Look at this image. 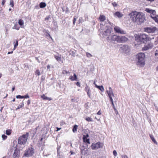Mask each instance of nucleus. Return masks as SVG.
<instances>
[{"instance_id": "obj_1", "label": "nucleus", "mask_w": 158, "mask_h": 158, "mask_svg": "<svg viewBox=\"0 0 158 158\" xmlns=\"http://www.w3.org/2000/svg\"><path fill=\"white\" fill-rule=\"evenodd\" d=\"M130 19L133 22L141 24L145 20V16L142 13L133 11L128 14Z\"/></svg>"}, {"instance_id": "obj_2", "label": "nucleus", "mask_w": 158, "mask_h": 158, "mask_svg": "<svg viewBox=\"0 0 158 158\" xmlns=\"http://www.w3.org/2000/svg\"><path fill=\"white\" fill-rule=\"evenodd\" d=\"M135 41L146 44L148 40V35L144 34L135 35Z\"/></svg>"}, {"instance_id": "obj_3", "label": "nucleus", "mask_w": 158, "mask_h": 158, "mask_svg": "<svg viewBox=\"0 0 158 158\" xmlns=\"http://www.w3.org/2000/svg\"><path fill=\"white\" fill-rule=\"evenodd\" d=\"M145 55L144 53L140 52L136 56V60L137 64L139 65H144L145 63Z\"/></svg>"}, {"instance_id": "obj_4", "label": "nucleus", "mask_w": 158, "mask_h": 158, "mask_svg": "<svg viewBox=\"0 0 158 158\" xmlns=\"http://www.w3.org/2000/svg\"><path fill=\"white\" fill-rule=\"evenodd\" d=\"M29 136V133L27 132L26 134L20 136L18 140V144L22 146V148L24 147Z\"/></svg>"}, {"instance_id": "obj_5", "label": "nucleus", "mask_w": 158, "mask_h": 158, "mask_svg": "<svg viewBox=\"0 0 158 158\" xmlns=\"http://www.w3.org/2000/svg\"><path fill=\"white\" fill-rule=\"evenodd\" d=\"M103 28L105 27L106 30L102 32V34L104 37H107L106 40H110V35L112 29L111 27H108L106 26H103ZM103 28V27H102Z\"/></svg>"}, {"instance_id": "obj_6", "label": "nucleus", "mask_w": 158, "mask_h": 158, "mask_svg": "<svg viewBox=\"0 0 158 158\" xmlns=\"http://www.w3.org/2000/svg\"><path fill=\"white\" fill-rule=\"evenodd\" d=\"M35 153V149L32 147H30L24 151L23 157H29L32 156Z\"/></svg>"}, {"instance_id": "obj_7", "label": "nucleus", "mask_w": 158, "mask_h": 158, "mask_svg": "<svg viewBox=\"0 0 158 158\" xmlns=\"http://www.w3.org/2000/svg\"><path fill=\"white\" fill-rule=\"evenodd\" d=\"M149 13L150 14V16L151 18L158 24V16L156 15V11L149 8Z\"/></svg>"}, {"instance_id": "obj_8", "label": "nucleus", "mask_w": 158, "mask_h": 158, "mask_svg": "<svg viewBox=\"0 0 158 158\" xmlns=\"http://www.w3.org/2000/svg\"><path fill=\"white\" fill-rule=\"evenodd\" d=\"M103 145L102 143L98 142L96 143H93L91 145V148L93 150H97L99 148H102Z\"/></svg>"}, {"instance_id": "obj_9", "label": "nucleus", "mask_w": 158, "mask_h": 158, "mask_svg": "<svg viewBox=\"0 0 158 158\" xmlns=\"http://www.w3.org/2000/svg\"><path fill=\"white\" fill-rule=\"evenodd\" d=\"M120 49L123 52L126 54L128 53L130 50V47L126 45H123L121 47Z\"/></svg>"}, {"instance_id": "obj_10", "label": "nucleus", "mask_w": 158, "mask_h": 158, "mask_svg": "<svg viewBox=\"0 0 158 158\" xmlns=\"http://www.w3.org/2000/svg\"><path fill=\"white\" fill-rule=\"evenodd\" d=\"M106 92L108 94L109 98H112V96L114 97V95L113 93L112 89L111 87H110L108 88V90H106Z\"/></svg>"}, {"instance_id": "obj_11", "label": "nucleus", "mask_w": 158, "mask_h": 158, "mask_svg": "<svg viewBox=\"0 0 158 158\" xmlns=\"http://www.w3.org/2000/svg\"><path fill=\"white\" fill-rule=\"evenodd\" d=\"M114 30L117 33H120L122 34H126L125 31L122 30L120 28L118 27H114Z\"/></svg>"}, {"instance_id": "obj_12", "label": "nucleus", "mask_w": 158, "mask_h": 158, "mask_svg": "<svg viewBox=\"0 0 158 158\" xmlns=\"http://www.w3.org/2000/svg\"><path fill=\"white\" fill-rule=\"evenodd\" d=\"M85 90L87 92V95L89 98H91V91L89 87L87 85H85Z\"/></svg>"}, {"instance_id": "obj_13", "label": "nucleus", "mask_w": 158, "mask_h": 158, "mask_svg": "<svg viewBox=\"0 0 158 158\" xmlns=\"http://www.w3.org/2000/svg\"><path fill=\"white\" fill-rule=\"evenodd\" d=\"M20 150L21 149H20L19 150L16 149L15 150L14 153L13 154V157L14 158H16L18 157L19 156L20 154Z\"/></svg>"}, {"instance_id": "obj_14", "label": "nucleus", "mask_w": 158, "mask_h": 158, "mask_svg": "<svg viewBox=\"0 0 158 158\" xmlns=\"http://www.w3.org/2000/svg\"><path fill=\"white\" fill-rule=\"evenodd\" d=\"M119 36L116 35H113L111 36V37H110V38L112 41H116L119 43Z\"/></svg>"}, {"instance_id": "obj_15", "label": "nucleus", "mask_w": 158, "mask_h": 158, "mask_svg": "<svg viewBox=\"0 0 158 158\" xmlns=\"http://www.w3.org/2000/svg\"><path fill=\"white\" fill-rule=\"evenodd\" d=\"M119 43H124L127 41L128 39L125 36H120L119 37Z\"/></svg>"}, {"instance_id": "obj_16", "label": "nucleus", "mask_w": 158, "mask_h": 158, "mask_svg": "<svg viewBox=\"0 0 158 158\" xmlns=\"http://www.w3.org/2000/svg\"><path fill=\"white\" fill-rule=\"evenodd\" d=\"M43 32L44 33H45V36L47 39H48V38H50L52 40V38L48 32V30L44 29L43 31Z\"/></svg>"}, {"instance_id": "obj_17", "label": "nucleus", "mask_w": 158, "mask_h": 158, "mask_svg": "<svg viewBox=\"0 0 158 158\" xmlns=\"http://www.w3.org/2000/svg\"><path fill=\"white\" fill-rule=\"evenodd\" d=\"M156 30L157 28L155 27H149V33H154Z\"/></svg>"}, {"instance_id": "obj_18", "label": "nucleus", "mask_w": 158, "mask_h": 158, "mask_svg": "<svg viewBox=\"0 0 158 158\" xmlns=\"http://www.w3.org/2000/svg\"><path fill=\"white\" fill-rule=\"evenodd\" d=\"M114 15L115 17L117 16L118 18H121L123 15L121 14L120 12L117 11L114 13Z\"/></svg>"}, {"instance_id": "obj_19", "label": "nucleus", "mask_w": 158, "mask_h": 158, "mask_svg": "<svg viewBox=\"0 0 158 158\" xmlns=\"http://www.w3.org/2000/svg\"><path fill=\"white\" fill-rule=\"evenodd\" d=\"M69 79L71 80L72 81H77V77L76 75L74 73L73 75V76H70Z\"/></svg>"}, {"instance_id": "obj_20", "label": "nucleus", "mask_w": 158, "mask_h": 158, "mask_svg": "<svg viewBox=\"0 0 158 158\" xmlns=\"http://www.w3.org/2000/svg\"><path fill=\"white\" fill-rule=\"evenodd\" d=\"M54 57L56 59V60L59 62L61 61L62 63H63V61H61V56H58L56 55H54Z\"/></svg>"}, {"instance_id": "obj_21", "label": "nucleus", "mask_w": 158, "mask_h": 158, "mask_svg": "<svg viewBox=\"0 0 158 158\" xmlns=\"http://www.w3.org/2000/svg\"><path fill=\"white\" fill-rule=\"evenodd\" d=\"M76 51L74 49H72L70 51V54L72 56H74L75 54L76 53Z\"/></svg>"}, {"instance_id": "obj_22", "label": "nucleus", "mask_w": 158, "mask_h": 158, "mask_svg": "<svg viewBox=\"0 0 158 158\" xmlns=\"http://www.w3.org/2000/svg\"><path fill=\"white\" fill-rule=\"evenodd\" d=\"M150 136L151 139L152 140V141L154 142V143L156 144V145L157 144V143L155 139L154 138L153 136L152 135H150Z\"/></svg>"}, {"instance_id": "obj_23", "label": "nucleus", "mask_w": 158, "mask_h": 158, "mask_svg": "<svg viewBox=\"0 0 158 158\" xmlns=\"http://www.w3.org/2000/svg\"><path fill=\"white\" fill-rule=\"evenodd\" d=\"M18 23L22 27H23L24 21L22 19H20L19 20Z\"/></svg>"}, {"instance_id": "obj_24", "label": "nucleus", "mask_w": 158, "mask_h": 158, "mask_svg": "<svg viewBox=\"0 0 158 158\" xmlns=\"http://www.w3.org/2000/svg\"><path fill=\"white\" fill-rule=\"evenodd\" d=\"M96 87L98 89L102 92H103L104 90V89L103 88V87L102 85H101V86L96 85Z\"/></svg>"}, {"instance_id": "obj_25", "label": "nucleus", "mask_w": 158, "mask_h": 158, "mask_svg": "<svg viewBox=\"0 0 158 158\" xmlns=\"http://www.w3.org/2000/svg\"><path fill=\"white\" fill-rule=\"evenodd\" d=\"M87 151L88 150L86 149V150L85 149H82L81 151V152L82 155H85V154H87Z\"/></svg>"}, {"instance_id": "obj_26", "label": "nucleus", "mask_w": 158, "mask_h": 158, "mask_svg": "<svg viewBox=\"0 0 158 158\" xmlns=\"http://www.w3.org/2000/svg\"><path fill=\"white\" fill-rule=\"evenodd\" d=\"M46 6V4L45 2H41L40 4V8H43Z\"/></svg>"}, {"instance_id": "obj_27", "label": "nucleus", "mask_w": 158, "mask_h": 158, "mask_svg": "<svg viewBox=\"0 0 158 158\" xmlns=\"http://www.w3.org/2000/svg\"><path fill=\"white\" fill-rule=\"evenodd\" d=\"M77 127L78 126L76 125H74V126L73 127L72 129V131L74 133H75V132L77 131Z\"/></svg>"}, {"instance_id": "obj_28", "label": "nucleus", "mask_w": 158, "mask_h": 158, "mask_svg": "<svg viewBox=\"0 0 158 158\" xmlns=\"http://www.w3.org/2000/svg\"><path fill=\"white\" fill-rule=\"evenodd\" d=\"M99 19L101 21H104L105 20V17L103 15H100L99 17Z\"/></svg>"}, {"instance_id": "obj_29", "label": "nucleus", "mask_w": 158, "mask_h": 158, "mask_svg": "<svg viewBox=\"0 0 158 158\" xmlns=\"http://www.w3.org/2000/svg\"><path fill=\"white\" fill-rule=\"evenodd\" d=\"M24 106V103L23 102H22L20 103V104H19L18 107L17 108L16 110L19 109L22 107H23Z\"/></svg>"}, {"instance_id": "obj_30", "label": "nucleus", "mask_w": 158, "mask_h": 158, "mask_svg": "<svg viewBox=\"0 0 158 158\" xmlns=\"http://www.w3.org/2000/svg\"><path fill=\"white\" fill-rule=\"evenodd\" d=\"M12 28L14 29H15L18 30H19V27L17 24H15L14 26Z\"/></svg>"}, {"instance_id": "obj_31", "label": "nucleus", "mask_w": 158, "mask_h": 158, "mask_svg": "<svg viewBox=\"0 0 158 158\" xmlns=\"http://www.w3.org/2000/svg\"><path fill=\"white\" fill-rule=\"evenodd\" d=\"M60 146L58 145L57 147V156H60V152L59 150H60Z\"/></svg>"}, {"instance_id": "obj_32", "label": "nucleus", "mask_w": 158, "mask_h": 158, "mask_svg": "<svg viewBox=\"0 0 158 158\" xmlns=\"http://www.w3.org/2000/svg\"><path fill=\"white\" fill-rule=\"evenodd\" d=\"M84 142L85 143H88L89 144H90V143L89 142V139H83Z\"/></svg>"}, {"instance_id": "obj_33", "label": "nucleus", "mask_w": 158, "mask_h": 158, "mask_svg": "<svg viewBox=\"0 0 158 158\" xmlns=\"http://www.w3.org/2000/svg\"><path fill=\"white\" fill-rule=\"evenodd\" d=\"M85 120L88 122H93V120L92 118L90 117L86 118L85 119Z\"/></svg>"}, {"instance_id": "obj_34", "label": "nucleus", "mask_w": 158, "mask_h": 158, "mask_svg": "<svg viewBox=\"0 0 158 158\" xmlns=\"http://www.w3.org/2000/svg\"><path fill=\"white\" fill-rule=\"evenodd\" d=\"M41 98L45 100H47L48 99V97L46 96L44 94L41 96Z\"/></svg>"}, {"instance_id": "obj_35", "label": "nucleus", "mask_w": 158, "mask_h": 158, "mask_svg": "<svg viewBox=\"0 0 158 158\" xmlns=\"http://www.w3.org/2000/svg\"><path fill=\"white\" fill-rule=\"evenodd\" d=\"M110 102H111L112 105V106H113V108H114V107H115V106H114V102H113V100L112 98H110Z\"/></svg>"}, {"instance_id": "obj_36", "label": "nucleus", "mask_w": 158, "mask_h": 158, "mask_svg": "<svg viewBox=\"0 0 158 158\" xmlns=\"http://www.w3.org/2000/svg\"><path fill=\"white\" fill-rule=\"evenodd\" d=\"M53 24L54 26H55V27H54V29H56V28H57L58 27V26L57 25V24L56 22H53Z\"/></svg>"}, {"instance_id": "obj_37", "label": "nucleus", "mask_w": 158, "mask_h": 158, "mask_svg": "<svg viewBox=\"0 0 158 158\" xmlns=\"http://www.w3.org/2000/svg\"><path fill=\"white\" fill-rule=\"evenodd\" d=\"M6 134L7 135H10L11 134V130H7L6 131Z\"/></svg>"}, {"instance_id": "obj_38", "label": "nucleus", "mask_w": 158, "mask_h": 158, "mask_svg": "<svg viewBox=\"0 0 158 158\" xmlns=\"http://www.w3.org/2000/svg\"><path fill=\"white\" fill-rule=\"evenodd\" d=\"M18 41L17 40H16V43L15 44L14 46V48L13 50H15V49L18 46Z\"/></svg>"}, {"instance_id": "obj_39", "label": "nucleus", "mask_w": 158, "mask_h": 158, "mask_svg": "<svg viewBox=\"0 0 158 158\" xmlns=\"http://www.w3.org/2000/svg\"><path fill=\"white\" fill-rule=\"evenodd\" d=\"M10 5L11 6V7H13L14 5V2L13 0H10Z\"/></svg>"}, {"instance_id": "obj_40", "label": "nucleus", "mask_w": 158, "mask_h": 158, "mask_svg": "<svg viewBox=\"0 0 158 158\" xmlns=\"http://www.w3.org/2000/svg\"><path fill=\"white\" fill-rule=\"evenodd\" d=\"M29 98V96L27 94L24 96H22V98Z\"/></svg>"}, {"instance_id": "obj_41", "label": "nucleus", "mask_w": 158, "mask_h": 158, "mask_svg": "<svg viewBox=\"0 0 158 158\" xmlns=\"http://www.w3.org/2000/svg\"><path fill=\"white\" fill-rule=\"evenodd\" d=\"M86 55L89 58L92 56V55L91 54L88 52L86 53Z\"/></svg>"}, {"instance_id": "obj_42", "label": "nucleus", "mask_w": 158, "mask_h": 158, "mask_svg": "<svg viewBox=\"0 0 158 158\" xmlns=\"http://www.w3.org/2000/svg\"><path fill=\"white\" fill-rule=\"evenodd\" d=\"M112 5L114 7H116L118 6V4L115 2H112Z\"/></svg>"}, {"instance_id": "obj_43", "label": "nucleus", "mask_w": 158, "mask_h": 158, "mask_svg": "<svg viewBox=\"0 0 158 158\" xmlns=\"http://www.w3.org/2000/svg\"><path fill=\"white\" fill-rule=\"evenodd\" d=\"M2 138L3 140H5L6 139H7V137L6 135H4V134L2 135Z\"/></svg>"}, {"instance_id": "obj_44", "label": "nucleus", "mask_w": 158, "mask_h": 158, "mask_svg": "<svg viewBox=\"0 0 158 158\" xmlns=\"http://www.w3.org/2000/svg\"><path fill=\"white\" fill-rule=\"evenodd\" d=\"M77 18V17L76 16H75L74 17V18H73V23L74 25H75V24Z\"/></svg>"}, {"instance_id": "obj_45", "label": "nucleus", "mask_w": 158, "mask_h": 158, "mask_svg": "<svg viewBox=\"0 0 158 158\" xmlns=\"http://www.w3.org/2000/svg\"><path fill=\"white\" fill-rule=\"evenodd\" d=\"M35 73L37 76H39L40 74V71L38 69L36 70L35 71Z\"/></svg>"}, {"instance_id": "obj_46", "label": "nucleus", "mask_w": 158, "mask_h": 158, "mask_svg": "<svg viewBox=\"0 0 158 158\" xmlns=\"http://www.w3.org/2000/svg\"><path fill=\"white\" fill-rule=\"evenodd\" d=\"M83 20L82 18V17H80L79 18V19L78 20V22L79 23H82L83 22Z\"/></svg>"}, {"instance_id": "obj_47", "label": "nucleus", "mask_w": 158, "mask_h": 158, "mask_svg": "<svg viewBox=\"0 0 158 158\" xmlns=\"http://www.w3.org/2000/svg\"><path fill=\"white\" fill-rule=\"evenodd\" d=\"M62 73L63 74H65H65H68V73H70V72H69V71H67V70H64L63 71Z\"/></svg>"}, {"instance_id": "obj_48", "label": "nucleus", "mask_w": 158, "mask_h": 158, "mask_svg": "<svg viewBox=\"0 0 158 158\" xmlns=\"http://www.w3.org/2000/svg\"><path fill=\"white\" fill-rule=\"evenodd\" d=\"M148 49V47L147 46L144 47L142 48L143 50H147Z\"/></svg>"}, {"instance_id": "obj_49", "label": "nucleus", "mask_w": 158, "mask_h": 158, "mask_svg": "<svg viewBox=\"0 0 158 158\" xmlns=\"http://www.w3.org/2000/svg\"><path fill=\"white\" fill-rule=\"evenodd\" d=\"M113 154L114 156H116L117 155V153L116 151V150H114L113 151Z\"/></svg>"}, {"instance_id": "obj_50", "label": "nucleus", "mask_w": 158, "mask_h": 158, "mask_svg": "<svg viewBox=\"0 0 158 158\" xmlns=\"http://www.w3.org/2000/svg\"><path fill=\"white\" fill-rule=\"evenodd\" d=\"M89 137V135L88 134H87L86 135H84L83 137V139H86Z\"/></svg>"}, {"instance_id": "obj_51", "label": "nucleus", "mask_w": 158, "mask_h": 158, "mask_svg": "<svg viewBox=\"0 0 158 158\" xmlns=\"http://www.w3.org/2000/svg\"><path fill=\"white\" fill-rule=\"evenodd\" d=\"M113 109H114V110L115 112V113L116 114V115L118 114V110H117L116 109L115 107H114V108H113Z\"/></svg>"}, {"instance_id": "obj_52", "label": "nucleus", "mask_w": 158, "mask_h": 158, "mask_svg": "<svg viewBox=\"0 0 158 158\" xmlns=\"http://www.w3.org/2000/svg\"><path fill=\"white\" fill-rule=\"evenodd\" d=\"M122 158H128L127 156L125 155H122L121 156Z\"/></svg>"}, {"instance_id": "obj_53", "label": "nucleus", "mask_w": 158, "mask_h": 158, "mask_svg": "<svg viewBox=\"0 0 158 158\" xmlns=\"http://www.w3.org/2000/svg\"><path fill=\"white\" fill-rule=\"evenodd\" d=\"M16 98H22V96L20 95H18L16 96Z\"/></svg>"}, {"instance_id": "obj_54", "label": "nucleus", "mask_w": 158, "mask_h": 158, "mask_svg": "<svg viewBox=\"0 0 158 158\" xmlns=\"http://www.w3.org/2000/svg\"><path fill=\"white\" fill-rule=\"evenodd\" d=\"M50 18V15H48V16H47V17H46L45 18V20H48Z\"/></svg>"}, {"instance_id": "obj_55", "label": "nucleus", "mask_w": 158, "mask_h": 158, "mask_svg": "<svg viewBox=\"0 0 158 158\" xmlns=\"http://www.w3.org/2000/svg\"><path fill=\"white\" fill-rule=\"evenodd\" d=\"M76 84L77 86H78L79 87H80L81 85H80V83L79 82H77L76 83Z\"/></svg>"}, {"instance_id": "obj_56", "label": "nucleus", "mask_w": 158, "mask_h": 158, "mask_svg": "<svg viewBox=\"0 0 158 158\" xmlns=\"http://www.w3.org/2000/svg\"><path fill=\"white\" fill-rule=\"evenodd\" d=\"M85 17V18L86 20H88V15L86 14H85L84 15Z\"/></svg>"}, {"instance_id": "obj_57", "label": "nucleus", "mask_w": 158, "mask_h": 158, "mask_svg": "<svg viewBox=\"0 0 158 158\" xmlns=\"http://www.w3.org/2000/svg\"><path fill=\"white\" fill-rule=\"evenodd\" d=\"M5 2H6V0H2V5H4Z\"/></svg>"}, {"instance_id": "obj_58", "label": "nucleus", "mask_w": 158, "mask_h": 158, "mask_svg": "<svg viewBox=\"0 0 158 158\" xmlns=\"http://www.w3.org/2000/svg\"><path fill=\"white\" fill-rule=\"evenodd\" d=\"M144 31L148 32V27L145 28Z\"/></svg>"}, {"instance_id": "obj_59", "label": "nucleus", "mask_w": 158, "mask_h": 158, "mask_svg": "<svg viewBox=\"0 0 158 158\" xmlns=\"http://www.w3.org/2000/svg\"><path fill=\"white\" fill-rule=\"evenodd\" d=\"M27 104L28 105H29L31 103V100H28L27 102Z\"/></svg>"}, {"instance_id": "obj_60", "label": "nucleus", "mask_w": 158, "mask_h": 158, "mask_svg": "<svg viewBox=\"0 0 158 158\" xmlns=\"http://www.w3.org/2000/svg\"><path fill=\"white\" fill-rule=\"evenodd\" d=\"M80 148H81V151L82 150V149H85L86 148H85V147L84 146H82V147H80Z\"/></svg>"}, {"instance_id": "obj_61", "label": "nucleus", "mask_w": 158, "mask_h": 158, "mask_svg": "<svg viewBox=\"0 0 158 158\" xmlns=\"http://www.w3.org/2000/svg\"><path fill=\"white\" fill-rule=\"evenodd\" d=\"M97 114L98 115H100L101 114V111L100 110L97 113Z\"/></svg>"}, {"instance_id": "obj_62", "label": "nucleus", "mask_w": 158, "mask_h": 158, "mask_svg": "<svg viewBox=\"0 0 158 158\" xmlns=\"http://www.w3.org/2000/svg\"><path fill=\"white\" fill-rule=\"evenodd\" d=\"M155 55L156 56H158V51H156L155 53Z\"/></svg>"}, {"instance_id": "obj_63", "label": "nucleus", "mask_w": 158, "mask_h": 158, "mask_svg": "<svg viewBox=\"0 0 158 158\" xmlns=\"http://www.w3.org/2000/svg\"><path fill=\"white\" fill-rule=\"evenodd\" d=\"M47 67L48 69H49L50 68V66L49 65H48Z\"/></svg>"}, {"instance_id": "obj_64", "label": "nucleus", "mask_w": 158, "mask_h": 158, "mask_svg": "<svg viewBox=\"0 0 158 158\" xmlns=\"http://www.w3.org/2000/svg\"><path fill=\"white\" fill-rule=\"evenodd\" d=\"M13 51H11V52H8L7 54H12V53H13Z\"/></svg>"}]
</instances>
